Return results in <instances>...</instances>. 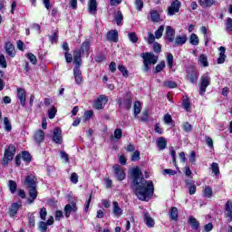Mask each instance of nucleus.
I'll return each mask as SVG.
<instances>
[{
	"label": "nucleus",
	"mask_w": 232,
	"mask_h": 232,
	"mask_svg": "<svg viewBox=\"0 0 232 232\" xmlns=\"http://www.w3.org/2000/svg\"><path fill=\"white\" fill-rule=\"evenodd\" d=\"M134 116L137 117V115H139V113H140V102H134Z\"/></svg>",
	"instance_id": "de8ad7c7"
},
{
	"label": "nucleus",
	"mask_w": 232,
	"mask_h": 232,
	"mask_svg": "<svg viewBox=\"0 0 232 232\" xmlns=\"http://www.w3.org/2000/svg\"><path fill=\"white\" fill-rule=\"evenodd\" d=\"M187 42H188V35L186 34L178 35L175 38L174 46H182V44H186Z\"/></svg>",
	"instance_id": "6ab92c4d"
},
{
	"label": "nucleus",
	"mask_w": 232,
	"mask_h": 232,
	"mask_svg": "<svg viewBox=\"0 0 232 232\" xmlns=\"http://www.w3.org/2000/svg\"><path fill=\"white\" fill-rule=\"evenodd\" d=\"M124 19V15H122V12L121 11H118L117 13H115L114 14V21H116V24L118 26H121V24H122V20Z\"/></svg>",
	"instance_id": "473e14b6"
},
{
	"label": "nucleus",
	"mask_w": 232,
	"mask_h": 232,
	"mask_svg": "<svg viewBox=\"0 0 232 232\" xmlns=\"http://www.w3.org/2000/svg\"><path fill=\"white\" fill-rule=\"evenodd\" d=\"M28 222H29L30 227H35V217L34 216V214L32 213L28 214Z\"/></svg>",
	"instance_id": "c03bdc74"
},
{
	"label": "nucleus",
	"mask_w": 232,
	"mask_h": 232,
	"mask_svg": "<svg viewBox=\"0 0 232 232\" xmlns=\"http://www.w3.org/2000/svg\"><path fill=\"white\" fill-rule=\"evenodd\" d=\"M209 84H211V77L209 76V72H206L200 78L199 95L206 93V90Z\"/></svg>",
	"instance_id": "7ed1b4c3"
},
{
	"label": "nucleus",
	"mask_w": 232,
	"mask_h": 232,
	"mask_svg": "<svg viewBox=\"0 0 232 232\" xmlns=\"http://www.w3.org/2000/svg\"><path fill=\"white\" fill-rule=\"evenodd\" d=\"M166 146H168V141L166 140V138L160 137L157 140V147L159 150H166Z\"/></svg>",
	"instance_id": "c756f323"
},
{
	"label": "nucleus",
	"mask_w": 232,
	"mask_h": 232,
	"mask_svg": "<svg viewBox=\"0 0 232 232\" xmlns=\"http://www.w3.org/2000/svg\"><path fill=\"white\" fill-rule=\"evenodd\" d=\"M60 157H61L62 160H63V162H65V164H68V162H70V156H68V153H66V151L61 150Z\"/></svg>",
	"instance_id": "a19ab883"
},
{
	"label": "nucleus",
	"mask_w": 232,
	"mask_h": 232,
	"mask_svg": "<svg viewBox=\"0 0 232 232\" xmlns=\"http://www.w3.org/2000/svg\"><path fill=\"white\" fill-rule=\"evenodd\" d=\"M153 50H154L155 53H160V52L162 50V46L160 45V44L156 42V43H154Z\"/></svg>",
	"instance_id": "69168bd1"
},
{
	"label": "nucleus",
	"mask_w": 232,
	"mask_h": 232,
	"mask_svg": "<svg viewBox=\"0 0 232 232\" xmlns=\"http://www.w3.org/2000/svg\"><path fill=\"white\" fill-rule=\"evenodd\" d=\"M112 213L114 217H122L123 210L121 209V206H119V202L117 201L112 203Z\"/></svg>",
	"instance_id": "aec40b11"
},
{
	"label": "nucleus",
	"mask_w": 232,
	"mask_h": 232,
	"mask_svg": "<svg viewBox=\"0 0 232 232\" xmlns=\"http://www.w3.org/2000/svg\"><path fill=\"white\" fill-rule=\"evenodd\" d=\"M189 43L193 46H198V44L200 43V41L198 40V36L195 34H191L189 37Z\"/></svg>",
	"instance_id": "c9c22d12"
},
{
	"label": "nucleus",
	"mask_w": 232,
	"mask_h": 232,
	"mask_svg": "<svg viewBox=\"0 0 232 232\" xmlns=\"http://www.w3.org/2000/svg\"><path fill=\"white\" fill-rule=\"evenodd\" d=\"M198 63L199 66H202L203 68H208V66H209V63L208 62V56L206 54L199 55Z\"/></svg>",
	"instance_id": "cd10ccee"
},
{
	"label": "nucleus",
	"mask_w": 232,
	"mask_h": 232,
	"mask_svg": "<svg viewBox=\"0 0 232 232\" xmlns=\"http://www.w3.org/2000/svg\"><path fill=\"white\" fill-rule=\"evenodd\" d=\"M225 209H226V215L228 218V222H232V202H231V200L227 201Z\"/></svg>",
	"instance_id": "393cba45"
},
{
	"label": "nucleus",
	"mask_w": 232,
	"mask_h": 232,
	"mask_svg": "<svg viewBox=\"0 0 232 232\" xmlns=\"http://www.w3.org/2000/svg\"><path fill=\"white\" fill-rule=\"evenodd\" d=\"M128 39L133 44L135 43L139 42V36H137V34L134 32L128 33Z\"/></svg>",
	"instance_id": "e433bc0d"
},
{
	"label": "nucleus",
	"mask_w": 232,
	"mask_h": 232,
	"mask_svg": "<svg viewBox=\"0 0 232 232\" xmlns=\"http://www.w3.org/2000/svg\"><path fill=\"white\" fill-rule=\"evenodd\" d=\"M24 185L27 186L28 189L37 188V179L34 175H29L25 178Z\"/></svg>",
	"instance_id": "9d476101"
},
{
	"label": "nucleus",
	"mask_w": 232,
	"mask_h": 232,
	"mask_svg": "<svg viewBox=\"0 0 232 232\" xmlns=\"http://www.w3.org/2000/svg\"><path fill=\"white\" fill-rule=\"evenodd\" d=\"M113 169L115 177L118 179V180H124V179H126V173H124V170L121 169V166L114 165Z\"/></svg>",
	"instance_id": "4468645a"
},
{
	"label": "nucleus",
	"mask_w": 232,
	"mask_h": 232,
	"mask_svg": "<svg viewBox=\"0 0 232 232\" xmlns=\"http://www.w3.org/2000/svg\"><path fill=\"white\" fill-rule=\"evenodd\" d=\"M162 34H164V25H160L159 29L155 32L156 39H160V37H162Z\"/></svg>",
	"instance_id": "09e8293b"
},
{
	"label": "nucleus",
	"mask_w": 232,
	"mask_h": 232,
	"mask_svg": "<svg viewBox=\"0 0 232 232\" xmlns=\"http://www.w3.org/2000/svg\"><path fill=\"white\" fill-rule=\"evenodd\" d=\"M88 6L89 13L92 15H95V14H97V0H90Z\"/></svg>",
	"instance_id": "c85d7f7f"
},
{
	"label": "nucleus",
	"mask_w": 232,
	"mask_h": 232,
	"mask_svg": "<svg viewBox=\"0 0 232 232\" xmlns=\"http://www.w3.org/2000/svg\"><path fill=\"white\" fill-rule=\"evenodd\" d=\"M169 215L171 220L177 222V220H179V208H177L176 207H171L169 211Z\"/></svg>",
	"instance_id": "a878e982"
},
{
	"label": "nucleus",
	"mask_w": 232,
	"mask_h": 232,
	"mask_svg": "<svg viewBox=\"0 0 232 232\" xmlns=\"http://www.w3.org/2000/svg\"><path fill=\"white\" fill-rule=\"evenodd\" d=\"M180 1H173L170 6L168 7V15H175V14H179V12H180Z\"/></svg>",
	"instance_id": "423d86ee"
},
{
	"label": "nucleus",
	"mask_w": 232,
	"mask_h": 232,
	"mask_svg": "<svg viewBox=\"0 0 232 232\" xmlns=\"http://www.w3.org/2000/svg\"><path fill=\"white\" fill-rule=\"evenodd\" d=\"M187 78L192 84L198 81V73H197V69H195V67H188L187 69Z\"/></svg>",
	"instance_id": "0eeeda50"
},
{
	"label": "nucleus",
	"mask_w": 232,
	"mask_h": 232,
	"mask_svg": "<svg viewBox=\"0 0 232 232\" xmlns=\"http://www.w3.org/2000/svg\"><path fill=\"white\" fill-rule=\"evenodd\" d=\"M132 162H137V160H140V151L135 150L131 156Z\"/></svg>",
	"instance_id": "5fc2aeb1"
},
{
	"label": "nucleus",
	"mask_w": 232,
	"mask_h": 232,
	"mask_svg": "<svg viewBox=\"0 0 232 232\" xmlns=\"http://www.w3.org/2000/svg\"><path fill=\"white\" fill-rule=\"evenodd\" d=\"M73 75L76 84H82L83 79H82V72L81 71V67L75 66L73 69Z\"/></svg>",
	"instance_id": "9b49d317"
},
{
	"label": "nucleus",
	"mask_w": 232,
	"mask_h": 232,
	"mask_svg": "<svg viewBox=\"0 0 232 232\" xmlns=\"http://www.w3.org/2000/svg\"><path fill=\"white\" fill-rule=\"evenodd\" d=\"M140 57L143 59V72H150V64H157V61H159V56L153 53H142Z\"/></svg>",
	"instance_id": "f03ea898"
},
{
	"label": "nucleus",
	"mask_w": 232,
	"mask_h": 232,
	"mask_svg": "<svg viewBox=\"0 0 232 232\" xmlns=\"http://www.w3.org/2000/svg\"><path fill=\"white\" fill-rule=\"evenodd\" d=\"M22 159L23 160H24L25 162H30V160H32V157L30 156V153L27 151H24L22 153Z\"/></svg>",
	"instance_id": "680f3d73"
},
{
	"label": "nucleus",
	"mask_w": 232,
	"mask_h": 232,
	"mask_svg": "<svg viewBox=\"0 0 232 232\" xmlns=\"http://www.w3.org/2000/svg\"><path fill=\"white\" fill-rule=\"evenodd\" d=\"M53 141L55 144H63V130H61V128H54L53 134Z\"/></svg>",
	"instance_id": "1a4fd4ad"
},
{
	"label": "nucleus",
	"mask_w": 232,
	"mask_h": 232,
	"mask_svg": "<svg viewBox=\"0 0 232 232\" xmlns=\"http://www.w3.org/2000/svg\"><path fill=\"white\" fill-rule=\"evenodd\" d=\"M17 97L22 106H26V91L24 88L17 89Z\"/></svg>",
	"instance_id": "ddd939ff"
},
{
	"label": "nucleus",
	"mask_w": 232,
	"mask_h": 232,
	"mask_svg": "<svg viewBox=\"0 0 232 232\" xmlns=\"http://www.w3.org/2000/svg\"><path fill=\"white\" fill-rule=\"evenodd\" d=\"M182 129L186 133L191 132V130H193V127L190 125L189 122H185L182 124Z\"/></svg>",
	"instance_id": "8fccbe9b"
},
{
	"label": "nucleus",
	"mask_w": 232,
	"mask_h": 232,
	"mask_svg": "<svg viewBox=\"0 0 232 232\" xmlns=\"http://www.w3.org/2000/svg\"><path fill=\"white\" fill-rule=\"evenodd\" d=\"M144 222L148 227H155V219H153V218H151L149 213L144 214Z\"/></svg>",
	"instance_id": "bb28decb"
},
{
	"label": "nucleus",
	"mask_w": 232,
	"mask_h": 232,
	"mask_svg": "<svg viewBox=\"0 0 232 232\" xmlns=\"http://www.w3.org/2000/svg\"><path fill=\"white\" fill-rule=\"evenodd\" d=\"M226 32H227V34L232 32V19L231 18H227L226 21Z\"/></svg>",
	"instance_id": "603ef678"
},
{
	"label": "nucleus",
	"mask_w": 232,
	"mask_h": 232,
	"mask_svg": "<svg viewBox=\"0 0 232 232\" xmlns=\"http://www.w3.org/2000/svg\"><path fill=\"white\" fill-rule=\"evenodd\" d=\"M212 173L214 175H219L220 174V169L218 167V163L213 162L211 165Z\"/></svg>",
	"instance_id": "49530a36"
},
{
	"label": "nucleus",
	"mask_w": 232,
	"mask_h": 232,
	"mask_svg": "<svg viewBox=\"0 0 232 232\" xmlns=\"http://www.w3.org/2000/svg\"><path fill=\"white\" fill-rule=\"evenodd\" d=\"M200 32L204 34L205 46H208V44L209 43V38H208V29L206 28V26H201Z\"/></svg>",
	"instance_id": "ea45409f"
},
{
	"label": "nucleus",
	"mask_w": 232,
	"mask_h": 232,
	"mask_svg": "<svg viewBox=\"0 0 232 232\" xmlns=\"http://www.w3.org/2000/svg\"><path fill=\"white\" fill-rule=\"evenodd\" d=\"M82 53L77 49L74 51L73 53V61H74V64H76V66L81 67V64H82Z\"/></svg>",
	"instance_id": "f3484780"
},
{
	"label": "nucleus",
	"mask_w": 232,
	"mask_h": 232,
	"mask_svg": "<svg viewBox=\"0 0 232 232\" xmlns=\"http://www.w3.org/2000/svg\"><path fill=\"white\" fill-rule=\"evenodd\" d=\"M14 155H15V146L9 145L8 148L5 150L2 164L4 166H7L10 160H14Z\"/></svg>",
	"instance_id": "20e7f679"
},
{
	"label": "nucleus",
	"mask_w": 232,
	"mask_h": 232,
	"mask_svg": "<svg viewBox=\"0 0 232 232\" xmlns=\"http://www.w3.org/2000/svg\"><path fill=\"white\" fill-rule=\"evenodd\" d=\"M55 115H57V109L53 107L48 111V117L49 119H55Z\"/></svg>",
	"instance_id": "864d4df0"
},
{
	"label": "nucleus",
	"mask_w": 232,
	"mask_h": 232,
	"mask_svg": "<svg viewBox=\"0 0 232 232\" xmlns=\"http://www.w3.org/2000/svg\"><path fill=\"white\" fill-rule=\"evenodd\" d=\"M92 43L90 42V40L86 39L81 46L80 52L82 53V55H84V53L87 55H90V46H91Z\"/></svg>",
	"instance_id": "a211bd4d"
},
{
	"label": "nucleus",
	"mask_w": 232,
	"mask_h": 232,
	"mask_svg": "<svg viewBox=\"0 0 232 232\" xmlns=\"http://www.w3.org/2000/svg\"><path fill=\"white\" fill-rule=\"evenodd\" d=\"M130 173L133 179V191L136 197L139 198V200H150V198L153 197V193H155L153 181L146 180L144 178H140L142 172H140V169L139 167L132 169Z\"/></svg>",
	"instance_id": "f257e3e1"
},
{
	"label": "nucleus",
	"mask_w": 232,
	"mask_h": 232,
	"mask_svg": "<svg viewBox=\"0 0 232 232\" xmlns=\"http://www.w3.org/2000/svg\"><path fill=\"white\" fill-rule=\"evenodd\" d=\"M20 208H23V203H21V201L13 203L9 208L10 217H15V215H17V211H19Z\"/></svg>",
	"instance_id": "2eb2a0df"
},
{
	"label": "nucleus",
	"mask_w": 232,
	"mask_h": 232,
	"mask_svg": "<svg viewBox=\"0 0 232 232\" xmlns=\"http://www.w3.org/2000/svg\"><path fill=\"white\" fill-rule=\"evenodd\" d=\"M150 19L153 23H159L160 21V14L158 11L151 10L150 11Z\"/></svg>",
	"instance_id": "f704fd0d"
},
{
	"label": "nucleus",
	"mask_w": 232,
	"mask_h": 232,
	"mask_svg": "<svg viewBox=\"0 0 232 232\" xmlns=\"http://www.w3.org/2000/svg\"><path fill=\"white\" fill-rule=\"evenodd\" d=\"M27 59H29L30 63H32V64H37V57L32 53H27L26 55Z\"/></svg>",
	"instance_id": "3c124183"
},
{
	"label": "nucleus",
	"mask_w": 232,
	"mask_h": 232,
	"mask_svg": "<svg viewBox=\"0 0 232 232\" xmlns=\"http://www.w3.org/2000/svg\"><path fill=\"white\" fill-rule=\"evenodd\" d=\"M108 102V99H106V96H100L94 102V108L96 110H102L104 108V105H106Z\"/></svg>",
	"instance_id": "f8f14e48"
},
{
	"label": "nucleus",
	"mask_w": 232,
	"mask_h": 232,
	"mask_svg": "<svg viewBox=\"0 0 232 232\" xmlns=\"http://www.w3.org/2000/svg\"><path fill=\"white\" fill-rule=\"evenodd\" d=\"M155 34H153L152 33H148V44H153V43H155Z\"/></svg>",
	"instance_id": "e2e57ef3"
},
{
	"label": "nucleus",
	"mask_w": 232,
	"mask_h": 232,
	"mask_svg": "<svg viewBox=\"0 0 232 232\" xmlns=\"http://www.w3.org/2000/svg\"><path fill=\"white\" fill-rule=\"evenodd\" d=\"M4 125L5 131H12V123L10 122V120L7 117L4 118Z\"/></svg>",
	"instance_id": "58836bf2"
},
{
	"label": "nucleus",
	"mask_w": 232,
	"mask_h": 232,
	"mask_svg": "<svg viewBox=\"0 0 232 232\" xmlns=\"http://www.w3.org/2000/svg\"><path fill=\"white\" fill-rule=\"evenodd\" d=\"M30 198L27 199L28 204H33L34 200L37 198V187H33L29 188Z\"/></svg>",
	"instance_id": "b1692460"
},
{
	"label": "nucleus",
	"mask_w": 232,
	"mask_h": 232,
	"mask_svg": "<svg viewBox=\"0 0 232 232\" xmlns=\"http://www.w3.org/2000/svg\"><path fill=\"white\" fill-rule=\"evenodd\" d=\"M34 140L36 144H41L44 140V131L43 130H38L34 132Z\"/></svg>",
	"instance_id": "4be33fe9"
},
{
	"label": "nucleus",
	"mask_w": 232,
	"mask_h": 232,
	"mask_svg": "<svg viewBox=\"0 0 232 232\" xmlns=\"http://www.w3.org/2000/svg\"><path fill=\"white\" fill-rule=\"evenodd\" d=\"M198 3L203 8H209V6H213L215 0H198Z\"/></svg>",
	"instance_id": "72a5a7b5"
},
{
	"label": "nucleus",
	"mask_w": 232,
	"mask_h": 232,
	"mask_svg": "<svg viewBox=\"0 0 232 232\" xmlns=\"http://www.w3.org/2000/svg\"><path fill=\"white\" fill-rule=\"evenodd\" d=\"M107 40L111 43H117L119 41V32L117 31H110L107 33Z\"/></svg>",
	"instance_id": "5701e85b"
},
{
	"label": "nucleus",
	"mask_w": 232,
	"mask_h": 232,
	"mask_svg": "<svg viewBox=\"0 0 232 232\" xmlns=\"http://www.w3.org/2000/svg\"><path fill=\"white\" fill-rule=\"evenodd\" d=\"M219 50V57L218 58V64H224L226 63V47L220 46Z\"/></svg>",
	"instance_id": "412c9836"
},
{
	"label": "nucleus",
	"mask_w": 232,
	"mask_h": 232,
	"mask_svg": "<svg viewBox=\"0 0 232 232\" xmlns=\"http://www.w3.org/2000/svg\"><path fill=\"white\" fill-rule=\"evenodd\" d=\"M5 52L10 55V57H15V53H14V44H12V43L8 42L5 44Z\"/></svg>",
	"instance_id": "2f4dec72"
},
{
	"label": "nucleus",
	"mask_w": 232,
	"mask_h": 232,
	"mask_svg": "<svg viewBox=\"0 0 232 232\" xmlns=\"http://www.w3.org/2000/svg\"><path fill=\"white\" fill-rule=\"evenodd\" d=\"M167 63L169 68H173V54L170 53H167Z\"/></svg>",
	"instance_id": "4d7b16f0"
},
{
	"label": "nucleus",
	"mask_w": 232,
	"mask_h": 232,
	"mask_svg": "<svg viewBox=\"0 0 232 232\" xmlns=\"http://www.w3.org/2000/svg\"><path fill=\"white\" fill-rule=\"evenodd\" d=\"M118 70L121 71V72L122 73L123 77H129L130 72H128L126 70V67L124 65H119L118 66Z\"/></svg>",
	"instance_id": "6e6d98bb"
},
{
	"label": "nucleus",
	"mask_w": 232,
	"mask_h": 232,
	"mask_svg": "<svg viewBox=\"0 0 232 232\" xmlns=\"http://www.w3.org/2000/svg\"><path fill=\"white\" fill-rule=\"evenodd\" d=\"M132 100H131V94L127 93L125 100L122 102L121 98L117 100V104H119L120 108H124L125 110H131V104H132Z\"/></svg>",
	"instance_id": "39448f33"
},
{
	"label": "nucleus",
	"mask_w": 232,
	"mask_h": 232,
	"mask_svg": "<svg viewBox=\"0 0 232 232\" xmlns=\"http://www.w3.org/2000/svg\"><path fill=\"white\" fill-rule=\"evenodd\" d=\"M9 189L11 193H15L17 190V183L14 180H9Z\"/></svg>",
	"instance_id": "a18cd8bd"
},
{
	"label": "nucleus",
	"mask_w": 232,
	"mask_h": 232,
	"mask_svg": "<svg viewBox=\"0 0 232 232\" xmlns=\"http://www.w3.org/2000/svg\"><path fill=\"white\" fill-rule=\"evenodd\" d=\"M0 66L2 68H6L7 64H6V58H5V54H1L0 55Z\"/></svg>",
	"instance_id": "338daca9"
},
{
	"label": "nucleus",
	"mask_w": 232,
	"mask_h": 232,
	"mask_svg": "<svg viewBox=\"0 0 232 232\" xmlns=\"http://www.w3.org/2000/svg\"><path fill=\"white\" fill-rule=\"evenodd\" d=\"M164 68H166V63L164 61H162L160 63H159L155 70H154V73H160L161 71L164 70Z\"/></svg>",
	"instance_id": "79ce46f5"
},
{
	"label": "nucleus",
	"mask_w": 232,
	"mask_h": 232,
	"mask_svg": "<svg viewBox=\"0 0 232 232\" xmlns=\"http://www.w3.org/2000/svg\"><path fill=\"white\" fill-rule=\"evenodd\" d=\"M64 213H65L66 218H70V215H72V213H77V203L72 201L67 204L64 207Z\"/></svg>",
	"instance_id": "6e6552de"
},
{
	"label": "nucleus",
	"mask_w": 232,
	"mask_h": 232,
	"mask_svg": "<svg viewBox=\"0 0 232 232\" xmlns=\"http://www.w3.org/2000/svg\"><path fill=\"white\" fill-rule=\"evenodd\" d=\"M182 106L186 111H191V103L189 102V100H184L182 102Z\"/></svg>",
	"instance_id": "13d9d810"
},
{
	"label": "nucleus",
	"mask_w": 232,
	"mask_h": 232,
	"mask_svg": "<svg viewBox=\"0 0 232 232\" xmlns=\"http://www.w3.org/2000/svg\"><path fill=\"white\" fill-rule=\"evenodd\" d=\"M166 88H177V83L173 81H167L163 82Z\"/></svg>",
	"instance_id": "bf43d9fd"
},
{
	"label": "nucleus",
	"mask_w": 232,
	"mask_h": 232,
	"mask_svg": "<svg viewBox=\"0 0 232 232\" xmlns=\"http://www.w3.org/2000/svg\"><path fill=\"white\" fill-rule=\"evenodd\" d=\"M135 5H136L137 10H139V12H140V10H142V8H144V2H142V0H136Z\"/></svg>",
	"instance_id": "0e129e2a"
},
{
	"label": "nucleus",
	"mask_w": 232,
	"mask_h": 232,
	"mask_svg": "<svg viewBox=\"0 0 232 232\" xmlns=\"http://www.w3.org/2000/svg\"><path fill=\"white\" fill-rule=\"evenodd\" d=\"M166 39L169 43H173L175 41V29H173V27H166Z\"/></svg>",
	"instance_id": "dca6fc26"
},
{
	"label": "nucleus",
	"mask_w": 232,
	"mask_h": 232,
	"mask_svg": "<svg viewBox=\"0 0 232 232\" xmlns=\"http://www.w3.org/2000/svg\"><path fill=\"white\" fill-rule=\"evenodd\" d=\"M203 195L206 198H211V197H213V189L211 187H206Z\"/></svg>",
	"instance_id": "4c0bfd02"
},
{
	"label": "nucleus",
	"mask_w": 232,
	"mask_h": 232,
	"mask_svg": "<svg viewBox=\"0 0 232 232\" xmlns=\"http://www.w3.org/2000/svg\"><path fill=\"white\" fill-rule=\"evenodd\" d=\"M39 229H40L41 232H46L47 229H48V225H47V223L44 222V221H41V222L39 223Z\"/></svg>",
	"instance_id": "052dcab7"
},
{
	"label": "nucleus",
	"mask_w": 232,
	"mask_h": 232,
	"mask_svg": "<svg viewBox=\"0 0 232 232\" xmlns=\"http://www.w3.org/2000/svg\"><path fill=\"white\" fill-rule=\"evenodd\" d=\"M188 224H190L192 229L195 230L198 229V227H200V223L193 216H190L188 218Z\"/></svg>",
	"instance_id": "7c9ffc66"
},
{
	"label": "nucleus",
	"mask_w": 232,
	"mask_h": 232,
	"mask_svg": "<svg viewBox=\"0 0 232 232\" xmlns=\"http://www.w3.org/2000/svg\"><path fill=\"white\" fill-rule=\"evenodd\" d=\"M122 138V130L121 129H116L114 130V136L111 137V139H116V140H120V139Z\"/></svg>",
	"instance_id": "37998d69"
},
{
	"label": "nucleus",
	"mask_w": 232,
	"mask_h": 232,
	"mask_svg": "<svg viewBox=\"0 0 232 232\" xmlns=\"http://www.w3.org/2000/svg\"><path fill=\"white\" fill-rule=\"evenodd\" d=\"M163 175H177V171L171 169H165L163 170Z\"/></svg>",
	"instance_id": "774afa93"
}]
</instances>
